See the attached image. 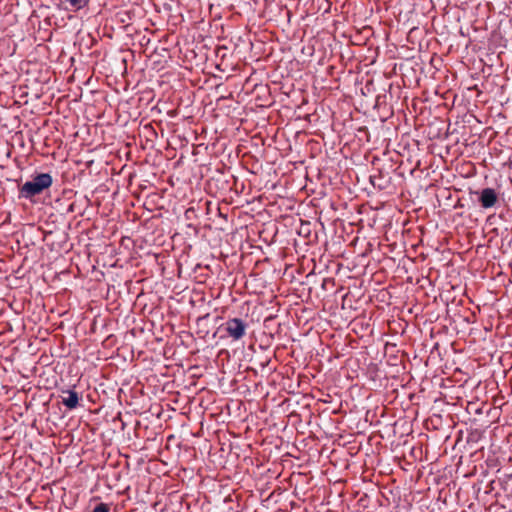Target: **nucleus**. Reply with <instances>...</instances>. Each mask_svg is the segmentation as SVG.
<instances>
[{"label":"nucleus","instance_id":"1","mask_svg":"<svg viewBox=\"0 0 512 512\" xmlns=\"http://www.w3.org/2000/svg\"><path fill=\"white\" fill-rule=\"evenodd\" d=\"M53 183L52 176L48 173L37 174L31 181L25 182L19 189V197L31 199L48 189Z\"/></svg>","mask_w":512,"mask_h":512},{"label":"nucleus","instance_id":"2","mask_svg":"<svg viewBox=\"0 0 512 512\" xmlns=\"http://www.w3.org/2000/svg\"><path fill=\"white\" fill-rule=\"evenodd\" d=\"M225 331L234 341L242 339L247 330V324L240 318H230L225 324Z\"/></svg>","mask_w":512,"mask_h":512},{"label":"nucleus","instance_id":"3","mask_svg":"<svg viewBox=\"0 0 512 512\" xmlns=\"http://www.w3.org/2000/svg\"><path fill=\"white\" fill-rule=\"evenodd\" d=\"M478 195V201L482 208L489 209L494 207L498 202V194L493 188H484L479 192H476Z\"/></svg>","mask_w":512,"mask_h":512},{"label":"nucleus","instance_id":"4","mask_svg":"<svg viewBox=\"0 0 512 512\" xmlns=\"http://www.w3.org/2000/svg\"><path fill=\"white\" fill-rule=\"evenodd\" d=\"M63 393L66 395L62 397L63 405L69 410L75 409L79 405V394L75 390L71 389L63 391Z\"/></svg>","mask_w":512,"mask_h":512},{"label":"nucleus","instance_id":"5","mask_svg":"<svg viewBox=\"0 0 512 512\" xmlns=\"http://www.w3.org/2000/svg\"><path fill=\"white\" fill-rule=\"evenodd\" d=\"M69 7L66 9L72 12H77L88 5L89 0H65Z\"/></svg>","mask_w":512,"mask_h":512},{"label":"nucleus","instance_id":"6","mask_svg":"<svg viewBox=\"0 0 512 512\" xmlns=\"http://www.w3.org/2000/svg\"><path fill=\"white\" fill-rule=\"evenodd\" d=\"M93 512H109V507L105 503L98 504Z\"/></svg>","mask_w":512,"mask_h":512}]
</instances>
